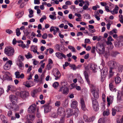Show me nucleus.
<instances>
[{"mask_svg": "<svg viewBox=\"0 0 123 123\" xmlns=\"http://www.w3.org/2000/svg\"><path fill=\"white\" fill-rule=\"evenodd\" d=\"M4 52L7 56H12L14 54L15 50L14 48L12 47L7 46L5 49Z\"/></svg>", "mask_w": 123, "mask_h": 123, "instance_id": "nucleus-1", "label": "nucleus"}, {"mask_svg": "<svg viewBox=\"0 0 123 123\" xmlns=\"http://www.w3.org/2000/svg\"><path fill=\"white\" fill-rule=\"evenodd\" d=\"M62 86L61 87L59 90V92H61L63 90L62 93L63 94L67 95L69 92V89L67 87H64L66 85L64 82H62Z\"/></svg>", "mask_w": 123, "mask_h": 123, "instance_id": "nucleus-2", "label": "nucleus"}, {"mask_svg": "<svg viewBox=\"0 0 123 123\" xmlns=\"http://www.w3.org/2000/svg\"><path fill=\"white\" fill-rule=\"evenodd\" d=\"M96 50L99 52L100 54H103L105 52V48L103 44H98L97 45Z\"/></svg>", "mask_w": 123, "mask_h": 123, "instance_id": "nucleus-3", "label": "nucleus"}, {"mask_svg": "<svg viewBox=\"0 0 123 123\" xmlns=\"http://www.w3.org/2000/svg\"><path fill=\"white\" fill-rule=\"evenodd\" d=\"M12 64V62L11 60L7 61L3 66L4 69L5 70H8L11 68V66Z\"/></svg>", "mask_w": 123, "mask_h": 123, "instance_id": "nucleus-4", "label": "nucleus"}, {"mask_svg": "<svg viewBox=\"0 0 123 123\" xmlns=\"http://www.w3.org/2000/svg\"><path fill=\"white\" fill-rule=\"evenodd\" d=\"M92 106L94 110L95 111H97L98 110L99 108L98 103L97 100L93 98L92 99Z\"/></svg>", "mask_w": 123, "mask_h": 123, "instance_id": "nucleus-5", "label": "nucleus"}, {"mask_svg": "<svg viewBox=\"0 0 123 123\" xmlns=\"http://www.w3.org/2000/svg\"><path fill=\"white\" fill-rule=\"evenodd\" d=\"M108 69L107 67L104 68L103 69L101 72V79H103V81L105 79L106 77V75L107 74Z\"/></svg>", "mask_w": 123, "mask_h": 123, "instance_id": "nucleus-6", "label": "nucleus"}, {"mask_svg": "<svg viewBox=\"0 0 123 123\" xmlns=\"http://www.w3.org/2000/svg\"><path fill=\"white\" fill-rule=\"evenodd\" d=\"M53 75L55 77V79L57 80L60 78L61 74L58 70L56 69L54 70L53 71Z\"/></svg>", "mask_w": 123, "mask_h": 123, "instance_id": "nucleus-7", "label": "nucleus"}, {"mask_svg": "<svg viewBox=\"0 0 123 123\" xmlns=\"http://www.w3.org/2000/svg\"><path fill=\"white\" fill-rule=\"evenodd\" d=\"M85 68L86 69V71H85L84 72V74L86 79V80L87 82L89 84L90 83V81L88 79V75L87 71H88V70L89 69V65L88 66H86L85 67Z\"/></svg>", "mask_w": 123, "mask_h": 123, "instance_id": "nucleus-8", "label": "nucleus"}, {"mask_svg": "<svg viewBox=\"0 0 123 123\" xmlns=\"http://www.w3.org/2000/svg\"><path fill=\"white\" fill-rule=\"evenodd\" d=\"M108 65L110 66L111 68H116L117 66V62L113 61H111L108 62Z\"/></svg>", "mask_w": 123, "mask_h": 123, "instance_id": "nucleus-9", "label": "nucleus"}, {"mask_svg": "<svg viewBox=\"0 0 123 123\" xmlns=\"http://www.w3.org/2000/svg\"><path fill=\"white\" fill-rule=\"evenodd\" d=\"M36 108V105H32L28 108V111L30 113H33L35 111Z\"/></svg>", "mask_w": 123, "mask_h": 123, "instance_id": "nucleus-10", "label": "nucleus"}, {"mask_svg": "<svg viewBox=\"0 0 123 123\" xmlns=\"http://www.w3.org/2000/svg\"><path fill=\"white\" fill-rule=\"evenodd\" d=\"M19 95L22 98L26 97L29 95V93L26 91H21L19 93Z\"/></svg>", "mask_w": 123, "mask_h": 123, "instance_id": "nucleus-11", "label": "nucleus"}, {"mask_svg": "<svg viewBox=\"0 0 123 123\" xmlns=\"http://www.w3.org/2000/svg\"><path fill=\"white\" fill-rule=\"evenodd\" d=\"M55 55L58 58L60 59H62V57H63L65 58H66L65 55L62 53H61L59 52L56 53Z\"/></svg>", "mask_w": 123, "mask_h": 123, "instance_id": "nucleus-12", "label": "nucleus"}, {"mask_svg": "<svg viewBox=\"0 0 123 123\" xmlns=\"http://www.w3.org/2000/svg\"><path fill=\"white\" fill-rule=\"evenodd\" d=\"M9 98L13 104L17 102V98L14 95H11L9 96Z\"/></svg>", "mask_w": 123, "mask_h": 123, "instance_id": "nucleus-13", "label": "nucleus"}, {"mask_svg": "<svg viewBox=\"0 0 123 123\" xmlns=\"http://www.w3.org/2000/svg\"><path fill=\"white\" fill-rule=\"evenodd\" d=\"M15 77L17 78L23 79L24 77V74H20V73L19 72L17 71L15 73Z\"/></svg>", "mask_w": 123, "mask_h": 123, "instance_id": "nucleus-14", "label": "nucleus"}, {"mask_svg": "<svg viewBox=\"0 0 123 123\" xmlns=\"http://www.w3.org/2000/svg\"><path fill=\"white\" fill-rule=\"evenodd\" d=\"M64 110L63 108L61 107L58 108L57 113L58 115H63L64 114Z\"/></svg>", "mask_w": 123, "mask_h": 123, "instance_id": "nucleus-15", "label": "nucleus"}, {"mask_svg": "<svg viewBox=\"0 0 123 123\" xmlns=\"http://www.w3.org/2000/svg\"><path fill=\"white\" fill-rule=\"evenodd\" d=\"M17 65L18 66L19 69L21 70H23L24 68L23 63L20 60H19L17 62Z\"/></svg>", "mask_w": 123, "mask_h": 123, "instance_id": "nucleus-16", "label": "nucleus"}, {"mask_svg": "<svg viewBox=\"0 0 123 123\" xmlns=\"http://www.w3.org/2000/svg\"><path fill=\"white\" fill-rule=\"evenodd\" d=\"M91 92L95 98H98L99 95L98 91L97 90H93Z\"/></svg>", "mask_w": 123, "mask_h": 123, "instance_id": "nucleus-17", "label": "nucleus"}, {"mask_svg": "<svg viewBox=\"0 0 123 123\" xmlns=\"http://www.w3.org/2000/svg\"><path fill=\"white\" fill-rule=\"evenodd\" d=\"M113 98L111 96H110L109 97H108L107 98V101L108 102V105L109 106L112 103L113 100Z\"/></svg>", "mask_w": 123, "mask_h": 123, "instance_id": "nucleus-18", "label": "nucleus"}, {"mask_svg": "<svg viewBox=\"0 0 123 123\" xmlns=\"http://www.w3.org/2000/svg\"><path fill=\"white\" fill-rule=\"evenodd\" d=\"M89 69L92 70L93 72H95V70L96 69V66L94 64H90L89 65Z\"/></svg>", "mask_w": 123, "mask_h": 123, "instance_id": "nucleus-19", "label": "nucleus"}, {"mask_svg": "<svg viewBox=\"0 0 123 123\" xmlns=\"http://www.w3.org/2000/svg\"><path fill=\"white\" fill-rule=\"evenodd\" d=\"M83 7V9L84 10H89V9L88 8V6L89 5V2L88 1H85V4Z\"/></svg>", "mask_w": 123, "mask_h": 123, "instance_id": "nucleus-20", "label": "nucleus"}, {"mask_svg": "<svg viewBox=\"0 0 123 123\" xmlns=\"http://www.w3.org/2000/svg\"><path fill=\"white\" fill-rule=\"evenodd\" d=\"M8 74H4L3 75V79L4 80H7L8 81L12 80V78L11 77L9 76Z\"/></svg>", "mask_w": 123, "mask_h": 123, "instance_id": "nucleus-21", "label": "nucleus"}, {"mask_svg": "<svg viewBox=\"0 0 123 123\" xmlns=\"http://www.w3.org/2000/svg\"><path fill=\"white\" fill-rule=\"evenodd\" d=\"M119 9V8L116 5L115 8L113 9V10L110 12L113 14H114L115 13L117 14L118 12L117 11Z\"/></svg>", "mask_w": 123, "mask_h": 123, "instance_id": "nucleus-22", "label": "nucleus"}, {"mask_svg": "<svg viewBox=\"0 0 123 123\" xmlns=\"http://www.w3.org/2000/svg\"><path fill=\"white\" fill-rule=\"evenodd\" d=\"M73 111V110L70 108H68L66 110V113L69 116H71L74 114V113Z\"/></svg>", "mask_w": 123, "mask_h": 123, "instance_id": "nucleus-23", "label": "nucleus"}, {"mask_svg": "<svg viewBox=\"0 0 123 123\" xmlns=\"http://www.w3.org/2000/svg\"><path fill=\"white\" fill-rule=\"evenodd\" d=\"M18 106L16 104L14 103L12 105V109L14 111H17L19 110Z\"/></svg>", "mask_w": 123, "mask_h": 123, "instance_id": "nucleus-24", "label": "nucleus"}, {"mask_svg": "<svg viewBox=\"0 0 123 123\" xmlns=\"http://www.w3.org/2000/svg\"><path fill=\"white\" fill-rule=\"evenodd\" d=\"M14 87L13 86L11 85H9L7 87V89L6 91L7 92H8L10 90L13 92L14 91Z\"/></svg>", "mask_w": 123, "mask_h": 123, "instance_id": "nucleus-25", "label": "nucleus"}, {"mask_svg": "<svg viewBox=\"0 0 123 123\" xmlns=\"http://www.w3.org/2000/svg\"><path fill=\"white\" fill-rule=\"evenodd\" d=\"M120 54V53L117 51H112L111 54V55L113 57H115L118 54Z\"/></svg>", "mask_w": 123, "mask_h": 123, "instance_id": "nucleus-26", "label": "nucleus"}, {"mask_svg": "<svg viewBox=\"0 0 123 123\" xmlns=\"http://www.w3.org/2000/svg\"><path fill=\"white\" fill-rule=\"evenodd\" d=\"M121 81V78L118 76L116 77L115 79V81L116 84H117L119 83Z\"/></svg>", "mask_w": 123, "mask_h": 123, "instance_id": "nucleus-27", "label": "nucleus"}, {"mask_svg": "<svg viewBox=\"0 0 123 123\" xmlns=\"http://www.w3.org/2000/svg\"><path fill=\"white\" fill-rule=\"evenodd\" d=\"M115 45L116 47H121L123 46L122 43L120 42H115Z\"/></svg>", "mask_w": 123, "mask_h": 123, "instance_id": "nucleus-28", "label": "nucleus"}, {"mask_svg": "<svg viewBox=\"0 0 123 123\" xmlns=\"http://www.w3.org/2000/svg\"><path fill=\"white\" fill-rule=\"evenodd\" d=\"M77 106V103L76 101H73L71 105V107L72 108H75Z\"/></svg>", "mask_w": 123, "mask_h": 123, "instance_id": "nucleus-29", "label": "nucleus"}, {"mask_svg": "<svg viewBox=\"0 0 123 123\" xmlns=\"http://www.w3.org/2000/svg\"><path fill=\"white\" fill-rule=\"evenodd\" d=\"M13 103H8L6 104L5 105V107L8 109H12V105Z\"/></svg>", "mask_w": 123, "mask_h": 123, "instance_id": "nucleus-30", "label": "nucleus"}, {"mask_svg": "<svg viewBox=\"0 0 123 123\" xmlns=\"http://www.w3.org/2000/svg\"><path fill=\"white\" fill-rule=\"evenodd\" d=\"M0 118L2 122H6L7 119L6 117L3 115H1L0 116Z\"/></svg>", "mask_w": 123, "mask_h": 123, "instance_id": "nucleus-31", "label": "nucleus"}, {"mask_svg": "<svg viewBox=\"0 0 123 123\" xmlns=\"http://www.w3.org/2000/svg\"><path fill=\"white\" fill-rule=\"evenodd\" d=\"M118 69L119 72H122L123 70V65H119L118 66Z\"/></svg>", "mask_w": 123, "mask_h": 123, "instance_id": "nucleus-32", "label": "nucleus"}, {"mask_svg": "<svg viewBox=\"0 0 123 123\" xmlns=\"http://www.w3.org/2000/svg\"><path fill=\"white\" fill-rule=\"evenodd\" d=\"M110 114L109 110L107 109L106 110L104 111L103 112V115L104 116H108Z\"/></svg>", "mask_w": 123, "mask_h": 123, "instance_id": "nucleus-33", "label": "nucleus"}, {"mask_svg": "<svg viewBox=\"0 0 123 123\" xmlns=\"http://www.w3.org/2000/svg\"><path fill=\"white\" fill-rule=\"evenodd\" d=\"M23 13V12H22L19 13H16L15 14V15L17 16V17L19 18L22 16Z\"/></svg>", "mask_w": 123, "mask_h": 123, "instance_id": "nucleus-34", "label": "nucleus"}, {"mask_svg": "<svg viewBox=\"0 0 123 123\" xmlns=\"http://www.w3.org/2000/svg\"><path fill=\"white\" fill-rule=\"evenodd\" d=\"M35 116L32 115H30L28 116V119L33 120L35 118Z\"/></svg>", "mask_w": 123, "mask_h": 123, "instance_id": "nucleus-35", "label": "nucleus"}, {"mask_svg": "<svg viewBox=\"0 0 123 123\" xmlns=\"http://www.w3.org/2000/svg\"><path fill=\"white\" fill-rule=\"evenodd\" d=\"M37 47L33 46L31 48V51H33L35 53L36 52H37Z\"/></svg>", "mask_w": 123, "mask_h": 123, "instance_id": "nucleus-36", "label": "nucleus"}, {"mask_svg": "<svg viewBox=\"0 0 123 123\" xmlns=\"http://www.w3.org/2000/svg\"><path fill=\"white\" fill-rule=\"evenodd\" d=\"M109 87L110 90L111 91H114L115 88H114V86L112 85V83H111L109 84Z\"/></svg>", "mask_w": 123, "mask_h": 123, "instance_id": "nucleus-37", "label": "nucleus"}, {"mask_svg": "<svg viewBox=\"0 0 123 123\" xmlns=\"http://www.w3.org/2000/svg\"><path fill=\"white\" fill-rule=\"evenodd\" d=\"M29 14L28 16L30 18H31L33 17V11L31 9L29 11Z\"/></svg>", "mask_w": 123, "mask_h": 123, "instance_id": "nucleus-38", "label": "nucleus"}, {"mask_svg": "<svg viewBox=\"0 0 123 123\" xmlns=\"http://www.w3.org/2000/svg\"><path fill=\"white\" fill-rule=\"evenodd\" d=\"M25 56L26 58L28 59L31 58L32 57V56L31 54L29 53H28L27 55H25Z\"/></svg>", "mask_w": 123, "mask_h": 123, "instance_id": "nucleus-39", "label": "nucleus"}, {"mask_svg": "<svg viewBox=\"0 0 123 123\" xmlns=\"http://www.w3.org/2000/svg\"><path fill=\"white\" fill-rule=\"evenodd\" d=\"M69 66L72 69H73V70H75L77 68V67L75 64H71L69 65Z\"/></svg>", "mask_w": 123, "mask_h": 123, "instance_id": "nucleus-40", "label": "nucleus"}, {"mask_svg": "<svg viewBox=\"0 0 123 123\" xmlns=\"http://www.w3.org/2000/svg\"><path fill=\"white\" fill-rule=\"evenodd\" d=\"M114 68H110V70H109V78H110L111 77L113 74V72H112V70Z\"/></svg>", "mask_w": 123, "mask_h": 123, "instance_id": "nucleus-41", "label": "nucleus"}, {"mask_svg": "<svg viewBox=\"0 0 123 123\" xmlns=\"http://www.w3.org/2000/svg\"><path fill=\"white\" fill-rule=\"evenodd\" d=\"M54 28L56 30L54 29V30L53 31L54 32V34L55 35L57 32L59 31V30L58 28L57 27H55Z\"/></svg>", "mask_w": 123, "mask_h": 123, "instance_id": "nucleus-42", "label": "nucleus"}, {"mask_svg": "<svg viewBox=\"0 0 123 123\" xmlns=\"http://www.w3.org/2000/svg\"><path fill=\"white\" fill-rule=\"evenodd\" d=\"M16 35L18 36L21 34V33L20 32V30L18 28H17L16 29Z\"/></svg>", "mask_w": 123, "mask_h": 123, "instance_id": "nucleus-43", "label": "nucleus"}, {"mask_svg": "<svg viewBox=\"0 0 123 123\" xmlns=\"http://www.w3.org/2000/svg\"><path fill=\"white\" fill-rule=\"evenodd\" d=\"M44 61V60L41 61L40 63V64H42L40 67L43 69L44 68L45 65V63H43Z\"/></svg>", "mask_w": 123, "mask_h": 123, "instance_id": "nucleus-44", "label": "nucleus"}, {"mask_svg": "<svg viewBox=\"0 0 123 123\" xmlns=\"http://www.w3.org/2000/svg\"><path fill=\"white\" fill-rule=\"evenodd\" d=\"M57 116V115L54 112H52L50 115V116L51 117L55 118Z\"/></svg>", "mask_w": 123, "mask_h": 123, "instance_id": "nucleus-45", "label": "nucleus"}, {"mask_svg": "<svg viewBox=\"0 0 123 123\" xmlns=\"http://www.w3.org/2000/svg\"><path fill=\"white\" fill-rule=\"evenodd\" d=\"M68 102L66 100L62 104L63 106L65 107H67L68 106Z\"/></svg>", "mask_w": 123, "mask_h": 123, "instance_id": "nucleus-46", "label": "nucleus"}, {"mask_svg": "<svg viewBox=\"0 0 123 123\" xmlns=\"http://www.w3.org/2000/svg\"><path fill=\"white\" fill-rule=\"evenodd\" d=\"M52 108V107L50 105L47 106V112L50 111Z\"/></svg>", "mask_w": 123, "mask_h": 123, "instance_id": "nucleus-47", "label": "nucleus"}, {"mask_svg": "<svg viewBox=\"0 0 123 123\" xmlns=\"http://www.w3.org/2000/svg\"><path fill=\"white\" fill-rule=\"evenodd\" d=\"M58 83L57 82H55L53 84V86L54 88H56L58 87Z\"/></svg>", "mask_w": 123, "mask_h": 123, "instance_id": "nucleus-48", "label": "nucleus"}, {"mask_svg": "<svg viewBox=\"0 0 123 123\" xmlns=\"http://www.w3.org/2000/svg\"><path fill=\"white\" fill-rule=\"evenodd\" d=\"M83 119L86 122H88V118L86 115H84Z\"/></svg>", "mask_w": 123, "mask_h": 123, "instance_id": "nucleus-49", "label": "nucleus"}, {"mask_svg": "<svg viewBox=\"0 0 123 123\" xmlns=\"http://www.w3.org/2000/svg\"><path fill=\"white\" fill-rule=\"evenodd\" d=\"M49 51V53L50 54L52 53L54 51V50L53 49L51 48H49L48 49H47V52Z\"/></svg>", "mask_w": 123, "mask_h": 123, "instance_id": "nucleus-50", "label": "nucleus"}, {"mask_svg": "<svg viewBox=\"0 0 123 123\" xmlns=\"http://www.w3.org/2000/svg\"><path fill=\"white\" fill-rule=\"evenodd\" d=\"M106 44L108 45H110L111 46V49L113 48V46L112 45V43L110 41H108L106 42Z\"/></svg>", "mask_w": 123, "mask_h": 123, "instance_id": "nucleus-51", "label": "nucleus"}, {"mask_svg": "<svg viewBox=\"0 0 123 123\" xmlns=\"http://www.w3.org/2000/svg\"><path fill=\"white\" fill-rule=\"evenodd\" d=\"M112 115L113 116H114L116 114V110L114 109L113 108L112 109Z\"/></svg>", "mask_w": 123, "mask_h": 123, "instance_id": "nucleus-52", "label": "nucleus"}, {"mask_svg": "<svg viewBox=\"0 0 123 123\" xmlns=\"http://www.w3.org/2000/svg\"><path fill=\"white\" fill-rule=\"evenodd\" d=\"M75 109L74 110V114H78L79 113V111L78 108H75Z\"/></svg>", "mask_w": 123, "mask_h": 123, "instance_id": "nucleus-53", "label": "nucleus"}, {"mask_svg": "<svg viewBox=\"0 0 123 123\" xmlns=\"http://www.w3.org/2000/svg\"><path fill=\"white\" fill-rule=\"evenodd\" d=\"M49 18L52 20H54L56 19V17L55 16L52 15H50L49 16Z\"/></svg>", "mask_w": 123, "mask_h": 123, "instance_id": "nucleus-54", "label": "nucleus"}, {"mask_svg": "<svg viewBox=\"0 0 123 123\" xmlns=\"http://www.w3.org/2000/svg\"><path fill=\"white\" fill-rule=\"evenodd\" d=\"M80 101L81 105H85L84 101L83 98H81L80 99Z\"/></svg>", "mask_w": 123, "mask_h": 123, "instance_id": "nucleus-55", "label": "nucleus"}, {"mask_svg": "<svg viewBox=\"0 0 123 123\" xmlns=\"http://www.w3.org/2000/svg\"><path fill=\"white\" fill-rule=\"evenodd\" d=\"M12 112L11 111H9L7 113V116L9 117H11L12 116Z\"/></svg>", "mask_w": 123, "mask_h": 123, "instance_id": "nucleus-56", "label": "nucleus"}, {"mask_svg": "<svg viewBox=\"0 0 123 123\" xmlns=\"http://www.w3.org/2000/svg\"><path fill=\"white\" fill-rule=\"evenodd\" d=\"M104 119L102 118H100L98 121V123H104Z\"/></svg>", "mask_w": 123, "mask_h": 123, "instance_id": "nucleus-57", "label": "nucleus"}, {"mask_svg": "<svg viewBox=\"0 0 123 123\" xmlns=\"http://www.w3.org/2000/svg\"><path fill=\"white\" fill-rule=\"evenodd\" d=\"M55 104L56 106L58 107L60 105V101H57Z\"/></svg>", "mask_w": 123, "mask_h": 123, "instance_id": "nucleus-58", "label": "nucleus"}, {"mask_svg": "<svg viewBox=\"0 0 123 123\" xmlns=\"http://www.w3.org/2000/svg\"><path fill=\"white\" fill-rule=\"evenodd\" d=\"M81 108L82 110L83 111H85L86 110V107L85 105H81Z\"/></svg>", "mask_w": 123, "mask_h": 123, "instance_id": "nucleus-59", "label": "nucleus"}, {"mask_svg": "<svg viewBox=\"0 0 123 123\" xmlns=\"http://www.w3.org/2000/svg\"><path fill=\"white\" fill-rule=\"evenodd\" d=\"M52 67L51 64H48L47 65V69L48 70H49L51 69L52 68Z\"/></svg>", "mask_w": 123, "mask_h": 123, "instance_id": "nucleus-60", "label": "nucleus"}, {"mask_svg": "<svg viewBox=\"0 0 123 123\" xmlns=\"http://www.w3.org/2000/svg\"><path fill=\"white\" fill-rule=\"evenodd\" d=\"M18 45L19 46H21L23 48H24L26 47V45L25 44L23 43H22L21 44H19Z\"/></svg>", "mask_w": 123, "mask_h": 123, "instance_id": "nucleus-61", "label": "nucleus"}, {"mask_svg": "<svg viewBox=\"0 0 123 123\" xmlns=\"http://www.w3.org/2000/svg\"><path fill=\"white\" fill-rule=\"evenodd\" d=\"M107 40L108 41H114V39L112 38L111 36H109L107 38Z\"/></svg>", "mask_w": 123, "mask_h": 123, "instance_id": "nucleus-62", "label": "nucleus"}, {"mask_svg": "<svg viewBox=\"0 0 123 123\" xmlns=\"http://www.w3.org/2000/svg\"><path fill=\"white\" fill-rule=\"evenodd\" d=\"M64 123V118L63 117H62L60 119V122L59 123Z\"/></svg>", "mask_w": 123, "mask_h": 123, "instance_id": "nucleus-63", "label": "nucleus"}, {"mask_svg": "<svg viewBox=\"0 0 123 123\" xmlns=\"http://www.w3.org/2000/svg\"><path fill=\"white\" fill-rule=\"evenodd\" d=\"M6 32L10 34L13 33V32L11 30L9 29H7L6 31Z\"/></svg>", "mask_w": 123, "mask_h": 123, "instance_id": "nucleus-64", "label": "nucleus"}]
</instances>
